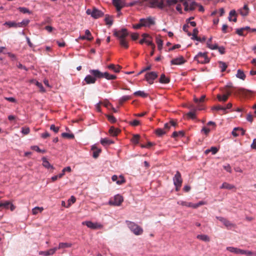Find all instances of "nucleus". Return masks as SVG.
Wrapping results in <instances>:
<instances>
[{
    "label": "nucleus",
    "instance_id": "nucleus-1",
    "mask_svg": "<svg viewBox=\"0 0 256 256\" xmlns=\"http://www.w3.org/2000/svg\"><path fill=\"white\" fill-rule=\"evenodd\" d=\"M144 2H147L146 4L151 8H158L160 9H162L164 7V0H143V2L140 0H134L130 3V5L134 6L138 4L139 5L142 6L144 4H143Z\"/></svg>",
    "mask_w": 256,
    "mask_h": 256
},
{
    "label": "nucleus",
    "instance_id": "nucleus-2",
    "mask_svg": "<svg viewBox=\"0 0 256 256\" xmlns=\"http://www.w3.org/2000/svg\"><path fill=\"white\" fill-rule=\"evenodd\" d=\"M128 34L127 29L124 28L118 30H114V36L119 40L120 45L125 48H128V42L126 40V38L128 36Z\"/></svg>",
    "mask_w": 256,
    "mask_h": 256
},
{
    "label": "nucleus",
    "instance_id": "nucleus-3",
    "mask_svg": "<svg viewBox=\"0 0 256 256\" xmlns=\"http://www.w3.org/2000/svg\"><path fill=\"white\" fill-rule=\"evenodd\" d=\"M154 24L155 18L152 16H148L146 18H140L138 24L132 25V28L134 29H140L142 27L150 28Z\"/></svg>",
    "mask_w": 256,
    "mask_h": 256
},
{
    "label": "nucleus",
    "instance_id": "nucleus-4",
    "mask_svg": "<svg viewBox=\"0 0 256 256\" xmlns=\"http://www.w3.org/2000/svg\"><path fill=\"white\" fill-rule=\"evenodd\" d=\"M126 222L130 230L136 236L140 235L143 232V229L134 222L126 220Z\"/></svg>",
    "mask_w": 256,
    "mask_h": 256
},
{
    "label": "nucleus",
    "instance_id": "nucleus-5",
    "mask_svg": "<svg viewBox=\"0 0 256 256\" xmlns=\"http://www.w3.org/2000/svg\"><path fill=\"white\" fill-rule=\"evenodd\" d=\"M194 60L200 64H207L210 62V58L207 56V52H199L194 58Z\"/></svg>",
    "mask_w": 256,
    "mask_h": 256
},
{
    "label": "nucleus",
    "instance_id": "nucleus-6",
    "mask_svg": "<svg viewBox=\"0 0 256 256\" xmlns=\"http://www.w3.org/2000/svg\"><path fill=\"white\" fill-rule=\"evenodd\" d=\"M177 204L182 206L186 207L192 208H196L200 206L204 205L206 202L202 200L200 201L196 204H193L192 202H187L183 200H179L177 202Z\"/></svg>",
    "mask_w": 256,
    "mask_h": 256
},
{
    "label": "nucleus",
    "instance_id": "nucleus-7",
    "mask_svg": "<svg viewBox=\"0 0 256 256\" xmlns=\"http://www.w3.org/2000/svg\"><path fill=\"white\" fill-rule=\"evenodd\" d=\"M172 180L174 184L176 187V190H178L179 188L181 187L182 182L181 174L178 171L176 172Z\"/></svg>",
    "mask_w": 256,
    "mask_h": 256
},
{
    "label": "nucleus",
    "instance_id": "nucleus-8",
    "mask_svg": "<svg viewBox=\"0 0 256 256\" xmlns=\"http://www.w3.org/2000/svg\"><path fill=\"white\" fill-rule=\"evenodd\" d=\"M82 225L86 226L92 230L100 229L103 228L102 224L98 222H93L92 221H84L82 222Z\"/></svg>",
    "mask_w": 256,
    "mask_h": 256
},
{
    "label": "nucleus",
    "instance_id": "nucleus-9",
    "mask_svg": "<svg viewBox=\"0 0 256 256\" xmlns=\"http://www.w3.org/2000/svg\"><path fill=\"white\" fill-rule=\"evenodd\" d=\"M123 198L120 194L116 195L112 200H110L108 202L110 205L119 206L123 202Z\"/></svg>",
    "mask_w": 256,
    "mask_h": 256
},
{
    "label": "nucleus",
    "instance_id": "nucleus-10",
    "mask_svg": "<svg viewBox=\"0 0 256 256\" xmlns=\"http://www.w3.org/2000/svg\"><path fill=\"white\" fill-rule=\"evenodd\" d=\"M184 6L185 11L193 10L198 6V4L194 1L184 2Z\"/></svg>",
    "mask_w": 256,
    "mask_h": 256
},
{
    "label": "nucleus",
    "instance_id": "nucleus-11",
    "mask_svg": "<svg viewBox=\"0 0 256 256\" xmlns=\"http://www.w3.org/2000/svg\"><path fill=\"white\" fill-rule=\"evenodd\" d=\"M158 77V74L154 72H148L145 74L146 80L150 84H152L154 80Z\"/></svg>",
    "mask_w": 256,
    "mask_h": 256
},
{
    "label": "nucleus",
    "instance_id": "nucleus-12",
    "mask_svg": "<svg viewBox=\"0 0 256 256\" xmlns=\"http://www.w3.org/2000/svg\"><path fill=\"white\" fill-rule=\"evenodd\" d=\"M0 208H3L5 209H8L12 211H13L16 207L15 206L9 201H0Z\"/></svg>",
    "mask_w": 256,
    "mask_h": 256
},
{
    "label": "nucleus",
    "instance_id": "nucleus-13",
    "mask_svg": "<svg viewBox=\"0 0 256 256\" xmlns=\"http://www.w3.org/2000/svg\"><path fill=\"white\" fill-rule=\"evenodd\" d=\"M186 62L184 58L182 56H180L178 58H174L171 60V65H181L184 64Z\"/></svg>",
    "mask_w": 256,
    "mask_h": 256
},
{
    "label": "nucleus",
    "instance_id": "nucleus-14",
    "mask_svg": "<svg viewBox=\"0 0 256 256\" xmlns=\"http://www.w3.org/2000/svg\"><path fill=\"white\" fill-rule=\"evenodd\" d=\"M244 134L245 130L242 128L239 127L234 128L232 132V134L234 137H237L240 135L244 136Z\"/></svg>",
    "mask_w": 256,
    "mask_h": 256
},
{
    "label": "nucleus",
    "instance_id": "nucleus-15",
    "mask_svg": "<svg viewBox=\"0 0 256 256\" xmlns=\"http://www.w3.org/2000/svg\"><path fill=\"white\" fill-rule=\"evenodd\" d=\"M104 14L102 11L96 8H94L92 10V17L96 19L101 18Z\"/></svg>",
    "mask_w": 256,
    "mask_h": 256
},
{
    "label": "nucleus",
    "instance_id": "nucleus-16",
    "mask_svg": "<svg viewBox=\"0 0 256 256\" xmlns=\"http://www.w3.org/2000/svg\"><path fill=\"white\" fill-rule=\"evenodd\" d=\"M216 218L217 220L220 221L228 228H232L234 226L232 223L224 218L222 216H216Z\"/></svg>",
    "mask_w": 256,
    "mask_h": 256
},
{
    "label": "nucleus",
    "instance_id": "nucleus-17",
    "mask_svg": "<svg viewBox=\"0 0 256 256\" xmlns=\"http://www.w3.org/2000/svg\"><path fill=\"white\" fill-rule=\"evenodd\" d=\"M112 4L116 8L117 11H120L124 6V2L122 0H112Z\"/></svg>",
    "mask_w": 256,
    "mask_h": 256
},
{
    "label": "nucleus",
    "instance_id": "nucleus-18",
    "mask_svg": "<svg viewBox=\"0 0 256 256\" xmlns=\"http://www.w3.org/2000/svg\"><path fill=\"white\" fill-rule=\"evenodd\" d=\"M57 250V247H55L46 251H40L39 252V254L44 256H48L54 254Z\"/></svg>",
    "mask_w": 256,
    "mask_h": 256
},
{
    "label": "nucleus",
    "instance_id": "nucleus-19",
    "mask_svg": "<svg viewBox=\"0 0 256 256\" xmlns=\"http://www.w3.org/2000/svg\"><path fill=\"white\" fill-rule=\"evenodd\" d=\"M112 180L113 182H116L118 184H121L125 182L124 178L122 176H118L116 175H114L112 177Z\"/></svg>",
    "mask_w": 256,
    "mask_h": 256
},
{
    "label": "nucleus",
    "instance_id": "nucleus-20",
    "mask_svg": "<svg viewBox=\"0 0 256 256\" xmlns=\"http://www.w3.org/2000/svg\"><path fill=\"white\" fill-rule=\"evenodd\" d=\"M238 12L242 16H246L248 15L249 13V8L247 4H244V6L238 10Z\"/></svg>",
    "mask_w": 256,
    "mask_h": 256
},
{
    "label": "nucleus",
    "instance_id": "nucleus-21",
    "mask_svg": "<svg viewBox=\"0 0 256 256\" xmlns=\"http://www.w3.org/2000/svg\"><path fill=\"white\" fill-rule=\"evenodd\" d=\"M89 72L96 78H103L104 72H100L98 70H90Z\"/></svg>",
    "mask_w": 256,
    "mask_h": 256
},
{
    "label": "nucleus",
    "instance_id": "nucleus-22",
    "mask_svg": "<svg viewBox=\"0 0 256 256\" xmlns=\"http://www.w3.org/2000/svg\"><path fill=\"white\" fill-rule=\"evenodd\" d=\"M84 80L86 84H92L96 82V78L92 75L88 74L85 77Z\"/></svg>",
    "mask_w": 256,
    "mask_h": 256
},
{
    "label": "nucleus",
    "instance_id": "nucleus-23",
    "mask_svg": "<svg viewBox=\"0 0 256 256\" xmlns=\"http://www.w3.org/2000/svg\"><path fill=\"white\" fill-rule=\"evenodd\" d=\"M42 165L44 168H47L48 170H49V169L54 170V167L50 164V163L48 162V160H47V159L46 158L43 157L42 158Z\"/></svg>",
    "mask_w": 256,
    "mask_h": 256
},
{
    "label": "nucleus",
    "instance_id": "nucleus-24",
    "mask_svg": "<svg viewBox=\"0 0 256 256\" xmlns=\"http://www.w3.org/2000/svg\"><path fill=\"white\" fill-rule=\"evenodd\" d=\"M92 150H93L92 156L95 158H97L101 152V149L96 148L95 146H92Z\"/></svg>",
    "mask_w": 256,
    "mask_h": 256
},
{
    "label": "nucleus",
    "instance_id": "nucleus-25",
    "mask_svg": "<svg viewBox=\"0 0 256 256\" xmlns=\"http://www.w3.org/2000/svg\"><path fill=\"white\" fill-rule=\"evenodd\" d=\"M100 143L104 146H108L114 143V142L108 138H102L100 140Z\"/></svg>",
    "mask_w": 256,
    "mask_h": 256
},
{
    "label": "nucleus",
    "instance_id": "nucleus-26",
    "mask_svg": "<svg viewBox=\"0 0 256 256\" xmlns=\"http://www.w3.org/2000/svg\"><path fill=\"white\" fill-rule=\"evenodd\" d=\"M226 250L229 252L235 254H241V249H240L237 248H234L232 246H228L226 248Z\"/></svg>",
    "mask_w": 256,
    "mask_h": 256
},
{
    "label": "nucleus",
    "instance_id": "nucleus-27",
    "mask_svg": "<svg viewBox=\"0 0 256 256\" xmlns=\"http://www.w3.org/2000/svg\"><path fill=\"white\" fill-rule=\"evenodd\" d=\"M235 186L234 185L227 183L224 182L222 183V186H220V189H227V190H232L234 188Z\"/></svg>",
    "mask_w": 256,
    "mask_h": 256
},
{
    "label": "nucleus",
    "instance_id": "nucleus-28",
    "mask_svg": "<svg viewBox=\"0 0 256 256\" xmlns=\"http://www.w3.org/2000/svg\"><path fill=\"white\" fill-rule=\"evenodd\" d=\"M196 238L205 242H208L210 241V237L206 234H198L196 236Z\"/></svg>",
    "mask_w": 256,
    "mask_h": 256
},
{
    "label": "nucleus",
    "instance_id": "nucleus-29",
    "mask_svg": "<svg viewBox=\"0 0 256 256\" xmlns=\"http://www.w3.org/2000/svg\"><path fill=\"white\" fill-rule=\"evenodd\" d=\"M212 40V37H210L207 41L206 42V46L208 48L210 49L214 50H216L218 48V44H211V42Z\"/></svg>",
    "mask_w": 256,
    "mask_h": 256
},
{
    "label": "nucleus",
    "instance_id": "nucleus-30",
    "mask_svg": "<svg viewBox=\"0 0 256 256\" xmlns=\"http://www.w3.org/2000/svg\"><path fill=\"white\" fill-rule=\"evenodd\" d=\"M103 78H106L108 80H112L116 78V76L114 74H110L108 72L103 73Z\"/></svg>",
    "mask_w": 256,
    "mask_h": 256
},
{
    "label": "nucleus",
    "instance_id": "nucleus-31",
    "mask_svg": "<svg viewBox=\"0 0 256 256\" xmlns=\"http://www.w3.org/2000/svg\"><path fill=\"white\" fill-rule=\"evenodd\" d=\"M72 246V244L71 243L68 242H60L58 244V246L57 247L58 249L61 248H70Z\"/></svg>",
    "mask_w": 256,
    "mask_h": 256
},
{
    "label": "nucleus",
    "instance_id": "nucleus-32",
    "mask_svg": "<svg viewBox=\"0 0 256 256\" xmlns=\"http://www.w3.org/2000/svg\"><path fill=\"white\" fill-rule=\"evenodd\" d=\"M30 22L28 19L23 20L21 22H17V26L18 28L25 27L29 24Z\"/></svg>",
    "mask_w": 256,
    "mask_h": 256
},
{
    "label": "nucleus",
    "instance_id": "nucleus-33",
    "mask_svg": "<svg viewBox=\"0 0 256 256\" xmlns=\"http://www.w3.org/2000/svg\"><path fill=\"white\" fill-rule=\"evenodd\" d=\"M159 82L162 84H168L170 82V79L166 78L164 74H161Z\"/></svg>",
    "mask_w": 256,
    "mask_h": 256
},
{
    "label": "nucleus",
    "instance_id": "nucleus-34",
    "mask_svg": "<svg viewBox=\"0 0 256 256\" xmlns=\"http://www.w3.org/2000/svg\"><path fill=\"white\" fill-rule=\"evenodd\" d=\"M156 43L158 45V48L159 50H161L163 46V41L160 38L159 36H156Z\"/></svg>",
    "mask_w": 256,
    "mask_h": 256
},
{
    "label": "nucleus",
    "instance_id": "nucleus-35",
    "mask_svg": "<svg viewBox=\"0 0 256 256\" xmlns=\"http://www.w3.org/2000/svg\"><path fill=\"white\" fill-rule=\"evenodd\" d=\"M108 68L112 70L115 72H118L120 70V66H116L114 64H110L108 66Z\"/></svg>",
    "mask_w": 256,
    "mask_h": 256
},
{
    "label": "nucleus",
    "instance_id": "nucleus-36",
    "mask_svg": "<svg viewBox=\"0 0 256 256\" xmlns=\"http://www.w3.org/2000/svg\"><path fill=\"white\" fill-rule=\"evenodd\" d=\"M17 22L14 21H8L4 24V26H8L9 28H18L17 26Z\"/></svg>",
    "mask_w": 256,
    "mask_h": 256
},
{
    "label": "nucleus",
    "instance_id": "nucleus-37",
    "mask_svg": "<svg viewBox=\"0 0 256 256\" xmlns=\"http://www.w3.org/2000/svg\"><path fill=\"white\" fill-rule=\"evenodd\" d=\"M134 95L136 96H140L142 98H146L148 96V94L145 92L144 91L138 90L134 93Z\"/></svg>",
    "mask_w": 256,
    "mask_h": 256
},
{
    "label": "nucleus",
    "instance_id": "nucleus-38",
    "mask_svg": "<svg viewBox=\"0 0 256 256\" xmlns=\"http://www.w3.org/2000/svg\"><path fill=\"white\" fill-rule=\"evenodd\" d=\"M236 76L238 78H239L242 80H244L246 78V75L244 74V72L240 69L238 70L237 71V74H236Z\"/></svg>",
    "mask_w": 256,
    "mask_h": 256
},
{
    "label": "nucleus",
    "instance_id": "nucleus-39",
    "mask_svg": "<svg viewBox=\"0 0 256 256\" xmlns=\"http://www.w3.org/2000/svg\"><path fill=\"white\" fill-rule=\"evenodd\" d=\"M119 131L118 129L114 128V127L112 126L109 130L110 134L112 136H116L118 134Z\"/></svg>",
    "mask_w": 256,
    "mask_h": 256
},
{
    "label": "nucleus",
    "instance_id": "nucleus-40",
    "mask_svg": "<svg viewBox=\"0 0 256 256\" xmlns=\"http://www.w3.org/2000/svg\"><path fill=\"white\" fill-rule=\"evenodd\" d=\"M229 95V94H224L222 96L220 94H218L217 96V98L218 100L220 102H226L228 100Z\"/></svg>",
    "mask_w": 256,
    "mask_h": 256
},
{
    "label": "nucleus",
    "instance_id": "nucleus-41",
    "mask_svg": "<svg viewBox=\"0 0 256 256\" xmlns=\"http://www.w3.org/2000/svg\"><path fill=\"white\" fill-rule=\"evenodd\" d=\"M44 210L42 207L36 206L32 209V212L33 214H36L39 212H41Z\"/></svg>",
    "mask_w": 256,
    "mask_h": 256
},
{
    "label": "nucleus",
    "instance_id": "nucleus-42",
    "mask_svg": "<svg viewBox=\"0 0 256 256\" xmlns=\"http://www.w3.org/2000/svg\"><path fill=\"white\" fill-rule=\"evenodd\" d=\"M198 33V28H195L193 30V33L192 34L190 32H188V35L189 36H192V39L194 40L196 38H197V35Z\"/></svg>",
    "mask_w": 256,
    "mask_h": 256
},
{
    "label": "nucleus",
    "instance_id": "nucleus-43",
    "mask_svg": "<svg viewBox=\"0 0 256 256\" xmlns=\"http://www.w3.org/2000/svg\"><path fill=\"white\" fill-rule=\"evenodd\" d=\"M218 63H219V64H220L219 67L220 68L221 71L222 72L225 71L226 68L228 67V66L226 64V63L224 62H222V61H220L218 62Z\"/></svg>",
    "mask_w": 256,
    "mask_h": 256
},
{
    "label": "nucleus",
    "instance_id": "nucleus-44",
    "mask_svg": "<svg viewBox=\"0 0 256 256\" xmlns=\"http://www.w3.org/2000/svg\"><path fill=\"white\" fill-rule=\"evenodd\" d=\"M19 11L23 14H31L32 12L27 8L24 7H19L18 8Z\"/></svg>",
    "mask_w": 256,
    "mask_h": 256
},
{
    "label": "nucleus",
    "instance_id": "nucleus-45",
    "mask_svg": "<svg viewBox=\"0 0 256 256\" xmlns=\"http://www.w3.org/2000/svg\"><path fill=\"white\" fill-rule=\"evenodd\" d=\"M184 136V132L182 130H180V131H178V132H174L173 133H172V137L173 138H176V137H178V136Z\"/></svg>",
    "mask_w": 256,
    "mask_h": 256
},
{
    "label": "nucleus",
    "instance_id": "nucleus-46",
    "mask_svg": "<svg viewBox=\"0 0 256 256\" xmlns=\"http://www.w3.org/2000/svg\"><path fill=\"white\" fill-rule=\"evenodd\" d=\"M212 110H222L224 112H225V113L226 112V108H225L224 106H221L220 105H218V106H214V107H212Z\"/></svg>",
    "mask_w": 256,
    "mask_h": 256
},
{
    "label": "nucleus",
    "instance_id": "nucleus-47",
    "mask_svg": "<svg viewBox=\"0 0 256 256\" xmlns=\"http://www.w3.org/2000/svg\"><path fill=\"white\" fill-rule=\"evenodd\" d=\"M148 46H151L152 49H154L155 48V46L154 44L152 42V38L151 36L146 39V42Z\"/></svg>",
    "mask_w": 256,
    "mask_h": 256
},
{
    "label": "nucleus",
    "instance_id": "nucleus-48",
    "mask_svg": "<svg viewBox=\"0 0 256 256\" xmlns=\"http://www.w3.org/2000/svg\"><path fill=\"white\" fill-rule=\"evenodd\" d=\"M166 132L164 130L160 128H158L156 130V134L158 136H162L164 134H166Z\"/></svg>",
    "mask_w": 256,
    "mask_h": 256
},
{
    "label": "nucleus",
    "instance_id": "nucleus-49",
    "mask_svg": "<svg viewBox=\"0 0 256 256\" xmlns=\"http://www.w3.org/2000/svg\"><path fill=\"white\" fill-rule=\"evenodd\" d=\"M92 37L86 36H80L76 40V41H78V40H92Z\"/></svg>",
    "mask_w": 256,
    "mask_h": 256
},
{
    "label": "nucleus",
    "instance_id": "nucleus-50",
    "mask_svg": "<svg viewBox=\"0 0 256 256\" xmlns=\"http://www.w3.org/2000/svg\"><path fill=\"white\" fill-rule=\"evenodd\" d=\"M236 13L234 10H231L230 12L229 13V16H228V20L230 21H232V16H236Z\"/></svg>",
    "mask_w": 256,
    "mask_h": 256
},
{
    "label": "nucleus",
    "instance_id": "nucleus-51",
    "mask_svg": "<svg viewBox=\"0 0 256 256\" xmlns=\"http://www.w3.org/2000/svg\"><path fill=\"white\" fill-rule=\"evenodd\" d=\"M131 98V96H122L120 99V102L122 103Z\"/></svg>",
    "mask_w": 256,
    "mask_h": 256
},
{
    "label": "nucleus",
    "instance_id": "nucleus-52",
    "mask_svg": "<svg viewBox=\"0 0 256 256\" xmlns=\"http://www.w3.org/2000/svg\"><path fill=\"white\" fill-rule=\"evenodd\" d=\"M76 200L75 197L73 196H71L70 198L68 200V204L66 206V208L69 207L72 204H74Z\"/></svg>",
    "mask_w": 256,
    "mask_h": 256
},
{
    "label": "nucleus",
    "instance_id": "nucleus-53",
    "mask_svg": "<svg viewBox=\"0 0 256 256\" xmlns=\"http://www.w3.org/2000/svg\"><path fill=\"white\" fill-rule=\"evenodd\" d=\"M178 0H166V2L168 6H172L178 2Z\"/></svg>",
    "mask_w": 256,
    "mask_h": 256
},
{
    "label": "nucleus",
    "instance_id": "nucleus-54",
    "mask_svg": "<svg viewBox=\"0 0 256 256\" xmlns=\"http://www.w3.org/2000/svg\"><path fill=\"white\" fill-rule=\"evenodd\" d=\"M105 22L106 24L111 26L112 24V20L111 17L108 16L106 17L104 19Z\"/></svg>",
    "mask_w": 256,
    "mask_h": 256
},
{
    "label": "nucleus",
    "instance_id": "nucleus-55",
    "mask_svg": "<svg viewBox=\"0 0 256 256\" xmlns=\"http://www.w3.org/2000/svg\"><path fill=\"white\" fill-rule=\"evenodd\" d=\"M240 254H246L247 256H251L253 254V252L251 251L242 250Z\"/></svg>",
    "mask_w": 256,
    "mask_h": 256
},
{
    "label": "nucleus",
    "instance_id": "nucleus-56",
    "mask_svg": "<svg viewBox=\"0 0 256 256\" xmlns=\"http://www.w3.org/2000/svg\"><path fill=\"white\" fill-rule=\"evenodd\" d=\"M30 132V128L28 127H22L21 130V132L24 134H28Z\"/></svg>",
    "mask_w": 256,
    "mask_h": 256
},
{
    "label": "nucleus",
    "instance_id": "nucleus-57",
    "mask_svg": "<svg viewBox=\"0 0 256 256\" xmlns=\"http://www.w3.org/2000/svg\"><path fill=\"white\" fill-rule=\"evenodd\" d=\"M140 138V136L138 134H134L132 138V141L134 144H138Z\"/></svg>",
    "mask_w": 256,
    "mask_h": 256
},
{
    "label": "nucleus",
    "instance_id": "nucleus-58",
    "mask_svg": "<svg viewBox=\"0 0 256 256\" xmlns=\"http://www.w3.org/2000/svg\"><path fill=\"white\" fill-rule=\"evenodd\" d=\"M32 148L38 152L44 153L46 152L44 150H42L36 146H32Z\"/></svg>",
    "mask_w": 256,
    "mask_h": 256
},
{
    "label": "nucleus",
    "instance_id": "nucleus-59",
    "mask_svg": "<svg viewBox=\"0 0 256 256\" xmlns=\"http://www.w3.org/2000/svg\"><path fill=\"white\" fill-rule=\"evenodd\" d=\"M216 50H218V52L221 54H225L226 52V50H225V48L224 46H218V48L216 49Z\"/></svg>",
    "mask_w": 256,
    "mask_h": 256
},
{
    "label": "nucleus",
    "instance_id": "nucleus-60",
    "mask_svg": "<svg viewBox=\"0 0 256 256\" xmlns=\"http://www.w3.org/2000/svg\"><path fill=\"white\" fill-rule=\"evenodd\" d=\"M62 136L64 138H74V135L73 134H70L66 132L62 133Z\"/></svg>",
    "mask_w": 256,
    "mask_h": 256
},
{
    "label": "nucleus",
    "instance_id": "nucleus-61",
    "mask_svg": "<svg viewBox=\"0 0 256 256\" xmlns=\"http://www.w3.org/2000/svg\"><path fill=\"white\" fill-rule=\"evenodd\" d=\"M72 170V169H71V168L70 166H66L64 168H63V170H62V172L60 174H62V176H64V173L66 172H70Z\"/></svg>",
    "mask_w": 256,
    "mask_h": 256
},
{
    "label": "nucleus",
    "instance_id": "nucleus-62",
    "mask_svg": "<svg viewBox=\"0 0 256 256\" xmlns=\"http://www.w3.org/2000/svg\"><path fill=\"white\" fill-rule=\"evenodd\" d=\"M108 120L112 122V123H114L115 122H116V118L112 115H108Z\"/></svg>",
    "mask_w": 256,
    "mask_h": 256
},
{
    "label": "nucleus",
    "instance_id": "nucleus-63",
    "mask_svg": "<svg viewBox=\"0 0 256 256\" xmlns=\"http://www.w3.org/2000/svg\"><path fill=\"white\" fill-rule=\"evenodd\" d=\"M50 130L57 133L59 130V128L56 126L54 124H52L50 126Z\"/></svg>",
    "mask_w": 256,
    "mask_h": 256
},
{
    "label": "nucleus",
    "instance_id": "nucleus-64",
    "mask_svg": "<svg viewBox=\"0 0 256 256\" xmlns=\"http://www.w3.org/2000/svg\"><path fill=\"white\" fill-rule=\"evenodd\" d=\"M187 116L192 119H194L196 118V114L194 112H190L187 114Z\"/></svg>",
    "mask_w": 256,
    "mask_h": 256
}]
</instances>
